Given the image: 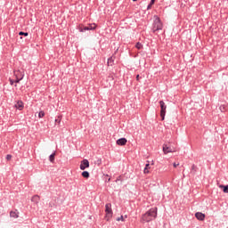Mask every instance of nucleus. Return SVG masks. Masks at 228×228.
I'll return each instance as SVG.
<instances>
[{
	"label": "nucleus",
	"instance_id": "obj_10",
	"mask_svg": "<svg viewBox=\"0 0 228 228\" xmlns=\"http://www.w3.org/2000/svg\"><path fill=\"white\" fill-rule=\"evenodd\" d=\"M195 216H196L197 220H200L201 222L204 221V219L206 218V215H204L201 212H197L195 214Z\"/></svg>",
	"mask_w": 228,
	"mask_h": 228
},
{
	"label": "nucleus",
	"instance_id": "obj_11",
	"mask_svg": "<svg viewBox=\"0 0 228 228\" xmlns=\"http://www.w3.org/2000/svg\"><path fill=\"white\" fill-rule=\"evenodd\" d=\"M15 108L17 110H20V111H21V110H24V102H22V101H18L17 103L15 104Z\"/></svg>",
	"mask_w": 228,
	"mask_h": 228
},
{
	"label": "nucleus",
	"instance_id": "obj_32",
	"mask_svg": "<svg viewBox=\"0 0 228 228\" xmlns=\"http://www.w3.org/2000/svg\"><path fill=\"white\" fill-rule=\"evenodd\" d=\"M133 1H137V0H133Z\"/></svg>",
	"mask_w": 228,
	"mask_h": 228
},
{
	"label": "nucleus",
	"instance_id": "obj_26",
	"mask_svg": "<svg viewBox=\"0 0 228 228\" xmlns=\"http://www.w3.org/2000/svg\"><path fill=\"white\" fill-rule=\"evenodd\" d=\"M10 83H11V85H13V84L15 83V80H14V79L10 78Z\"/></svg>",
	"mask_w": 228,
	"mask_h": 228
},
{
	"label": "nucleus",
	"instance_id": "obj_12",
	"mask_svg": "<svg viewBox=\"0 0 228 228\" xmlns=\"http://www.w3.org/2000/svg\"><path fill=\"white\" fill-rule=\"evenodd\" d=\"M126 143H127V139L126 138H120L117 141V145L124 146Z\"/></svg>",
	"mask_w": 228,
	"mask_h": 228
},
{
	"label": "nucleus",
	"instance_id": "obj_25",
	"mask_svg": "<svg viewBox=\"0 0 228 228\" xmlns=\"http://www.w3.org/2000/svg\"><path fill=\"white\" fill-rule=\"evenodd\" d=\"M143 172H144V174H149L150 173V171H149V169H147V167H144Z\"/></svg>",
	"mask_w": 228,
	"mask_h": 228
},
{
	"label": "nucleus",
	"instance_id": "obj_15",
	"mask_svg": "<svg viewBox=\"0 0 228 228\" xmlns=\"http://www.w3.org/2000/svg\"><path fill=\"white\" fill-rule=\"evenodd\" d=\"M219 188L223 190L224 193H228V185H219Z\"/></svg>",
	"mask_w": 228,
	"mask_h": 228
},
{
	"label": "nucleus",
	"instance_id": "obj_20",
	"mask_svg": "<svg viewBox=\"0 0 228 228\" xmlns=\"http://www.w3.org/2000/svg\"><path fill=\"white\" fill-rule=\"evenodd\" d=\"M219 109H220V110L223 111V112H224V111H227V107H225V105H221Z\"/></svg>",
	"mask_w": 228,
	"mask_h": 228
},
{
	"label": "nucleus",
	"instance_id": "obj_4",
	"mask_svg": "<svg viewBox=\"0 0 228 228\" xmlns=\"http://www.w3.org/2000/svg\"><path fill=\"white\" fill-rule=\"evenodd\" d=\"M105 213H106V220H110V218H111V216H113V210L111 209V204L108 203L105 205Z\"/></svg>",
	"mask_w": 228,
	"mask_h": 228
},
{
	"label": "nucleus",
	"instance_id": "obj_18",
	"mask_svg": "<svg viewBox=\"0 0 228 228\" xmlns=\"http://www.w3.org/2000/svg\"><path fill=\"white\" fill-rule=\"evenodd\" d=\"M54 156H56V153H53L52 155H50L49 159L51 163H54Z\"/></svg>",
	"mask_w": 228,
	"mask_h": 228
},
{
	"label": "nucleus",
	"instance_id": "obj_17",
	"mask_svg": "<svg viewBox=\"0 0 228 228\" xmlns=\"http://www.w3.org/2000/svg\"><path fill=\"white\" fill-rule=\"evenodd\" d=\"M44 117H45V112H44V110H41V111L38 113V118H44Z\"/></svg>",
	"mask_w": 228,
	"mask_h": 228
},
{
	"label": "nucleus",
	"instance_id": "obj_19",
	"mask_svg": "<svg viewBox=\"0 0 228 228\" xmlns=\"http://www.w3.org/2000/svg\"><path fill=\"white\" fill-rule=\"evenodd\" d=\"M135 47L136 49H142L143 45L141 43H136Z\"/></svg>",
	"mask_w": 228,
	"mask_h": 228
},
{
	"label": "nucleus",
	"instance_id": "obj_2",
	"mask_svg": "<svg viewBox=\"0 0 228 228\" xmlns=\"http://www.w3.org/2000/svg\"><path fill=\"white\" fill-rule=\"evenodd\" d=\"M163 29V23L161 22V20L158 16H154V22H153V32L156 33V31H159Z\"/></svg>",
	"mask_w": 228,
	"mask_h": 228
},
{
	"label": "nucleus",
	"instance_id": "obj_7",
	"mask_svg": "<svg viewBox=\"0 0 228 228\" xmlns=\"http://www.w3.org/2000/svg\"><path fill=\"white\" fill-rule=\"evenodd\" d=\"M86 168H90V162L88 159H83L80 162V170H86Z\"/></svg>",
	"mask_w": 228,
	"mask_h": 228
},
{
	"label": "nucleus",
	"instance_id": "obj_22",
	"mask_svg": "<svg viewBox=\"0 0 228 228\" xmlns=\"http://www.w3.org/2000/svg\"><path fill=\"white\" fill-rule=\"evenodd\" d=\"M124 222V216H121L117 218V222Z\"/></svg>",
	"mask_w": 228,
	"mask_h": 228
},
{
	"label": "nucleus",
	"instance_id": "obj_16",
	"mask_svg": "<svg viewBox=\"0 0 228 228\" xmlns=\"http://www.w3.org/2000/svg\"><path fill=\"white\" fill-rule=\"evenodd\" d=\"M82 176H84L85 179H88V177H90V173H88V171H84L82 172Z\"/></svg>",
	"mask_w": 228,
	"mask_h": 228
},
{
	"label": "nucleus",
	"instance_id": "obj_6",
	"mask_svg": "<svg viewBox=\"0 0 228 228\" xmlns=\"http://www.w3.org/2000/svg\"><path fill=\"white\" fill-rule=\"evenodd\" d=\"M97 28V25L95 23L89 24L87 27L79 28L80 33H83V31H90L93 29H95Z\"/></svg>",
	"mask_w": 228,
	"mask_h": 228
},
{
	"label": "nucleus",
	"instance_id": "obj_30",
	"mask_svg": "<svg viewBox=\"0 0 228 228\" xmlns=\"http://www.w3.org/2000/svg\"><path fill=\"white\" fill-rule=\"evenodd\" d=\"M155 1L156 0H151L150 4H151V5L154 4Z\"/></svg>",
	"mask_w": 228,
	"mask_h": 228
},
{
	"label": "nucleus",
	"instance_id": "obj_21",
	"mask_svg": "<svg viewBox=\"0 0 228 228\" xmlns=\"http://www.w3.org/2000/svg\"><path fill=\"white\" fill-rule=\"evenodd\" d=\"M19 35H20V37H22V36H23V37H28V32H20Z\"/></svg>",
	"mask_w": 228,
	"mask_h": 228
},
{
	"label": "nucleus",
	"instance_id": "obj_9",
	"mask_svg": "<svg viewBox=\"0 0 228 228\" xmlns=\"http://www.w3.org/2000/svg\"><path fill=\"white\" fill-rule=\"evenodd\" d=\"M10 218H19V210H12L9 214Z\"/></svg>",
	"mask_w": 228,
	"mask_h": 228
},
{
	"label": "nucleus",
	"instance_id": "obj_29",
	"mask_svg": "<svg viewBox=\"0 0 228 228\" xmlns=\"http://www.w3.org/2000/svg\"><path fill=\"white\" fill-rule=\"evenodd\" d=\"M136 81H140V75L136 76Z\"/></svg>",
	"mask_w": 228,
	"mask_h": 228
},
{
	"label": "nucleus",
	"instance_id": "obj_27",
	"mask_svg": "<svg viewBox=\"0 0 228 228\" xmlns=\"http://www.w3.org/2000/svg\"><path fill=\"white\" fill-rule=\"evenodd\" d=\"M145 168H147L149 170V168H151V165L148 163L145 165Z\"/></svg>",
	"mask_w": 228,
	"mask_h": 228
},
{
	"label": "nucleus",
	"instance_id": "obj_31",
	"mask_svg": "<svg viewBox=\"0 0 228 228\" xmlns=\"http://www.w3.org/2000/svg\"><path fill=\"white\" fill-rule=\"evenodd\" d=\"M55 122H58V119H55Z\"/></svg>",
	"mask_w": 228,
	"mask_h": 228
},
{
	"label": "nucleus",
	"instance_id": "obj_23",
	"mask_svg": "<svg viewBox=\"0 0 228 228\" xmlns=\"http://www.w3.org/2000/svg\"><path fill=\"white\" fill-rule=\"evenodd\" d=\"M6 159H7V161H10V159H12V155H7Z\"/></svg>",
	"mask_w": 228,
	"mask_h": 228
},
{
	"label": "nucleus",
	"instance_id": "obj_3",
	"mask_svg": "<svg viewBox=\"0 0 228 228\" xmlns=\"http://www.w3.org/2000/svg\"><path fill=\"white\" fill-rule=\"evenodd\" d=\"M15 83H20L24 79V69L14 70Z\"/></svg>",
	"mask_w": 228,
	"mask_h": 228
},
{
	"label": "nucleus",
	"instance_id": "obj_1",
	"mask_svg": "<svg viewBox=\"0 0 228 228\" xmlns=\"http://www.w3.org/2000/svg\"><path fill=\"white\" fill-rule=\"evenodd\" d=\"M158 216V208H151L149 211H147L144 215H142L141 222L142 223H149L152 222V220L156 219Z\"/></svg>",
	"mask_w": 228,
	"mask_h": 228
},
{
	"label": "nucleus",
	"instance_id": "obj_8",
	"mask_svg": "<svg viewBox=\"0 0 228 228\" xmlns=\"http://www.w3.org/2000/svg\"><path fill=\"white\" fill-rule=\"evenodd\" d=\"M162 151H163L164 154H168L170 152H175V149L168 147V145H167V144H163Z\"/></svg>",
	"mask_w": 228,
	"mask_h": 228
},
{
	"label": "nucleus",
	"instance_id": "obj_5",
	"mask_svg": "<svg viewBox=\"0 0 228 228\" xmlns=\"http://www.w3.org/2000/svg\"><path fill=\"white\" fill-rule=\"evenodd\" d=\"M159 104H160V117L162 120H165V115L167 114V105L163 101H160Z\"/></svg>",
	"mask_w": 228,
	"mask_h": 228
},
{
	"label": "nucleus",
	"instance_id": "obj_13",
	"mask_svg": "<svg viewBox=\"0 0 228 228\" xmlns=\"http://www.w3.org/2000/svg\"><path fill=\"white\" fill-rule=\"evenodd\" d=\"M114 63H115V60L113 59V57H110L108 59L107 65L109 67H113Z\"/></svg>",
	"mask_w": 228,
	"mask_h": 228
},
{
	"label": "nucleus",
	"instance_id": "obj_24",
	"mask_svg": "<svg viewBox=\"0 0 228 228\" xmlns=\"http://www.w3.org/2000/svg\"><path fill=\"white\" fill-rule=\"evenodd\" d=\"M173 167H174L175 168H177V167H179V163H175H175L173 164Z\"/></svg>",
	"mask_w": 228,
	"mask_h": 228
},
{
	"label": "nucleus",
	"instance_id": "obj_14",
	"mask_svg": "<svg viewBox=\"0 0 228 228\" xmlns=\"http://www.w3.org/2000/svg\"><path fill=\"white\" fill-rule=\"evenodd\" d=\"M31 201L38 204V202L40 201V197L38 195H35L32 197Z\"/></svg>",
	"mask_w": 228,
	"mask_h": 228
},
{
	"label": "nucleus",
	"instance_id": "obj_28",
	"mask_svg": "<svg viewBox=\"0 0 228 228\" xmlns=\"http://www.w3.org/2000/svg\"><path fill=\"white\" fill-rule=\"evenodd\" d=\"M151 8H152V4H150L148 5V10H151Z\"/></svg>",
	"mask_w": 228,
	"mask_h": 228
}]
</instances>
